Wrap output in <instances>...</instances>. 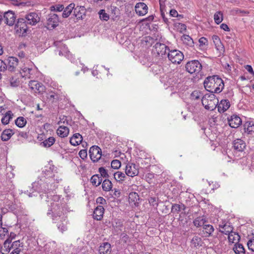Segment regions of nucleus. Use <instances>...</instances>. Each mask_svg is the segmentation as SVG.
<instances>
[{
  "mask_svg": "<svg viewBox=\"0 0 254 254\" xmlns=\"http://www.w3.org/2000/svg\"><path fill=\"white\" fill-rule=\"evenodd\" d=\"M10 84L11 87H17L19 85V80L14 78H11L10 80Z\"/></svg>",
  "mask_w": 254,
  "mask_h": 254,
  "instance_id": "52",
  "label": "nucleus"
},
{
  "mask_svg": "<svg viewBox=\"0 0 254 254\" xmlns=\"http://www.w3.org/2000/svg\"><path fill=\"white\" fill-rule=\"evenodd\" d=\"M6 68V64L3 61L0 60V71H4Z\"/></svg>",
  "mask_w": 254,
  "mask_h": 254,
  "instance_id": "58",
  "label": "nucleus"
},
{
  "mask_svg": "<svg viewBox=\"0 0 254 254\" xmlns=\"http://www.w3.org/2000/svg\"><path fill=\"white\" fill-rule=\"evenodd\" d=\"M51 208L47 213L48 215L52 214L53 217H60L63 213V208L59 202L51 203Z\"/></svg>",
  "mask_w": 254,
  "mask_h": 254,
  "instance_id": "6",
  "label": "nucleus"
},
{
  "mask_svg": "<svg viewBox=\"0 0 254 254\" xmlns=\"http://www.w3.org/2000/svg\"><path fill=\"white\" fill-rule=\"evenodd\" d=\"M214 19L217 24L220 23L223 20V14L221 11H218L214 15Z\"/></svg>",
  "mask_w": 254,
  "mask_h": 254,
  "instance_id": "41",
  "label": "nucleus"
},
{
  "mask_svg": "<svg viewBox=\"0 0 254 254\" xmlns=\"http://www.w3.org/2000/svg\"><path fill=\"white\" fill-rule=\"evenodd\" d=\"M14 133V131L11 129H6L4 130L1 134V140L3 141L8 140Z\"/></svg>",
  "mask_w": 254,
  "mask_h": 254,
  "instance_id": "27",
  "label": "nucleus"
},
{
  "mask_svg": "<svg viewBox=\"0 0 254 254\" xmlns=\"http://www.w3.org/2000/svg\"><path fill=\"white\" fill-rule=\"evenodd\" d=\"M111 13L114 14V16L117 17L119 16V9L116 6H111Z\"/></svg>",
  "mask_w": 254,
  "mask_h": 254,
  "instance_id": "50",
  "label": "nucleus"
},
{
  "mask_svg": "<svg viewBox=\"0 0 254 254\" xmlns=\"http://www.w3.org/2000/svg\"><path fill=\"white\" fill-rule=\"evenodd\" d=\"M18 60L14 57H10L8 58V64L7 68L8 70L13 71L18 65Z\"/></svg>",
  "mask_w": 254,
  "mask_h": 254,
  "instance_id": "18",
  "label": "nucleus"
},
{
  "mask_svg": "<svg viewBox=\"0 0 254 254\" xmlns=\"http://www.w3.org/2000/svg\"><path fill=\"white\" fill-rule=\"evenodd\" d=\"M191 246L194 248H199L202 246L203 241L200 237L194 236L191 240Z\"/></svg>",
  "mask_w": 254,
  "mask_h": 254,
  "instance_id": "26",
  "label": "nucleus"
},
{
  "mask_svg": "<svg viewBox=\"0 0 254 254\" xmlns=\"http://www.w3.org/2000/svg\"><path fill=\"white\" fill-rule=\"evenodd\" d=\"M126 174L124 173L118 171L114 173V176L115 179L118 182H120L124 180L125 178H126Z\"/></svg>",
  "mask_w": 254,
  "mask_h": 254,
  "instance_id": "39",
  "label": "nucleus"
},
{
  "mask_svg": "<svg viewBox=\"0 0 254 254\" xmlns=\"http://www.w3.org/2000/svg\"><path fill=\"white\" fill-rule=\"evenodd\" d=\"M201 102L206 109L213 111L217 106L218 100L213 94H206L202 98Z\"/></svg>",
  "mask_w": 254,
  "mask_h": 254,
  "instance_id": "2",
  "label": "nucleus"
},
{
  "mask_svg": "<svg viewBox=\"0 0 254 254\" xmlns=\"http://www.w3.org/2000/svg\"><path fill=\"white\" fill-rule=\"evenodd\" d=\"M121 163L118 160H114L111 162V167L114 169H118L121 167Z\"/></svg>",
  "mask_w": 254,
  "mask_h": 254,
  "instance_id": "49",
  "label": "nucleus"
},
{
  "mask_svg": "<svg viewBox=\"0 0 254 254\" xmlns=\"http://www.w3.org/2000/svg\"><path fill=\"white\" fill-rule=\"evenodd\" d=\"M99 171L100 173V175L101 177H105V178H108L109 175L106 171V170L103 168L101 167L99 169Z\"/></svg>",
  "mask_w": 254,
  "mask_h": 254,
  "instance_id": "53",
  "label": "nucleus"
},
{
  "mask_svg": "<svg viewBox=\"0 0 254 254\" xmlns=\"http://www.w3.org/2000/svg\"><path fill=\"white\" fill-rule=\"evenodd\" d=\"M212 38L216 49L219 51L220 53L223 52L224 51V48L218 36L213 35Z\"/></svg>",
  "mask_w": 254,
  "mask_h": 254,
  "instance_id": "24",
  "label": "nucleus"
},
{
  "mask_svg": "<svg viewBox=\"0 0 254 254\" xmlns=\"http://www.w3.org/2000/svg\"><path fill=\"white\" fill-rule=\"evenodd\" d=\"M111 251V245L107 242L102 243L99 248L100 254H107Z\"/></svg>",
  "mask_w": 254,
  "mask_h": 254,
  "instance_id": "22",
  "label": "nucleus"
},
{
  "mask_svg": "<svg viewBox=\"0 0 254 254\" xmlns=\"http://www.w3.org/2000/svg\"><path fill=\"white\" fill-rule=\"evenodd\" d=\"M12 112L10 111L7 112L4 116L2 117L1 119V122L4 125H7L9 123V122L11 119H12Z\"/></svg>",
  "mask_w": 254,
  "mask_h": 254,
  "instance_id": "35",
  "label": "nucleus"
},
{
  "mask_svg": "<svg viewBox=\"0 0 254 254\" xmlns=\"http://www.w3.org/2000/svg\"><path fill=\"white\" fill-rule=\"evenodd\" d=\"M186 70L191 73H199L202 69V65L197 60L188 62L186 65Z\"/></svg>",
  "mask_w": 254,
  "mask_h": 254,
  "instance_id": "4",
  "label": "nucleus"
},
{
  "mask_svg": "<svg viewBox=\"0 0 254 254\" xmlns=\"http://www.w3.org/2000/svg\"><path fill=\"white\" fill-rule=\"evenodd\" d=\"M205 222V219L201 217H197L193 221L194 225L197 227H199L201 225H203Z\"/></svg>",
  "mask_w": 254,
  "mask_h": 254,
  "instance_id": "42",
  "label": "nucleus"
},
{
  "mask_svg": "<svg viewBox=\"0 0 254 254\" xmlns=\"http://www.w3.org/2000/svg\"><path fill=\"white\" fill-rule=\"evenodd\" d=\"M27 24L25 18H18L15 26L16 33L19 36H25L28 30Z\"/></svg>",
  "mask_w": 254,
  "mask_h": 254,
  "instance_id": "3",
  "label": "nucleus"
},
{
  "mask_svg": "<svg viewBox=\"0 0 254 254\" xmlns=\"http://www.w3.org/2000/svg\"><path fill=\"white\" fill-rule=\"evenodd\" d=\"M135 11L139 16L145 15L148 12V6L144 2H138L136 4Z\"/></svg>",
  "mask_w": 254,
  "mask_h": 254,
  "instance_id": "11",
  "label": "nucleus"
},
{
  "mask_svg": "<svg viewBox=\"0 0 254 254\" xmlns=\"http://www.w3.org/2000/svg\"><path fill=\"white\" fill-rule=\"evenodd\" d=\"M234 251L237 254H244L245 253L243 246L241 244H237L234 248Z\"/></svg>",
  "mask_w": 254,
  "mask_h": 254,
  "instance_id": "38",
  "label": "nucleus"
},
{
  "mask_svg": "<svg viewBox=\"0 0 254 254\" xmlns=\"http://www.w3.org/2000/svg\"><path fill=\"white\" fill-rule=\"evenodd\" d=\"M16 18V17L14 13L12 11H8L5 12L3 15L5 23L9 26L13 25L15 22Z\"/></svg>",
  "mask_w": 254,
  "mask_h": 254,
  "instance_id": "12",
  "label": "nucleus"
},
{
  "mask_svg": "<svg viewBox=\"0 0 254 254\" xmlns=\"http://www.w3.org/2000/svg\"><path fill=\"white\" fill-rule=\"evenodd\" d=\"M55 142V138L54 137H50L41 143V144L45 147H51Z\"/></svg>",
  "mask_w": 254,
  "mask_h": 254,
  "instance_id": "32",
  "label": "nucleus"
},
{
  "mask_svg": "<svg viewBox=\"0 0 254 254\" xmlns=\"http://www.w3.org/2000/svg\"><path fill=\"white\" fill-rule=\"evenodd\" d=\"M184 57L183 53L177 50L169 51L168 54L169 60L173 64H180Z\"/></svg>",
  "mask_w": 254,
  "mask_h": 254,
  "instance_id": "5",
  "label": "nucleus"
},
{
  "mask_svg": "<svg viewBox=\"0 0 254 254\" xmlns=\"http://www.w3.org/2000/svg\"><path fill=\"white\" fill-rule=\"evenodd\" d=\"M178 12L175 9L170 10L169 15L172 17H177L178 16Z\"/></svg>",
  "mask_w": 254,
  "mask_h": 254,
  "instance_id": "59",
  "label": "nucleus"
},
{
  "mask_svg": "<svg viewBox=\"0 0 254 254\" xmlns=\"http://www.w3.org/2000/svg\"><path fill=\"white\" fill-rule=\"evenodd\" d=\"M240 240V236L238 233L232 232L228 235L229 242L232 243L238 244Z\"/></svg>",
  "mask_w": 254,
  "mask_h": 254,
  "instance_id": "28",
  "label": "nucleus"
},
{
  "mask_svg": "<svg viewBox=\"0 0 254 254\" xmlns=\"http://www.w3.org/2000/svg\"><path fill=\"white\" fill-rule=\"evenodd\" d=\"M25 19L28 24L35 25L40 20V18L36 12H30L25 16Z\"/></svg>",
  "mask_w": 254,
  "mask_h": 254,
  "instance_id": "9",
  "label": "nucleus"
},
{
  "mask_svg": "<svg viewBox=\"0 0 254 254\" xmlns=\"http://www.w3.org/2000/svg\"><path fill=\"white\" fill-rule=\"evenodd\" d=\"M63 220L61 221V222L58 225V229L62 232L66 231L67 230V220L66 218H63Z\"/></svg>",
  "mask_w": 254,
  "mask_h": 254,
  "instance_id": "34",
  "label": "nucleus"
},
{
  "mask_svg": "<svg viewBox=\"0 0 254 254\" xmlns=\"http://www.w3.org/2000/svg\"><path fill=\"white\" fill-rule=\"evenodd\" d=\"M47 19L48 29H54L59 25V19L57 14L50 13L48 14Z\"/></svg>",
  "mask_w": 254,
  "mask_h": 254,
  "instance_id": "8",
  "label": "nucleus"
},
{
  "mask_svg": "<svg viewBox=\"0 0 254 254\" xmlns=\"http://www.w3.org/2000/svg\"><path fill=\"white\" fill-rule=\"evenodd\" d=\"M182 207H183V210L185 209L186 207L184 204H174L172 206L171 211L173 212H178L182 210Z\"/></svg>",
  "mask_w": 254,
  "mask_h": 254,
  "instance_id": "46",
  "label": "nucleus"
},
{
  "mask_svg": "<svg viewBox=\"0 0 254 254\" xmlns=\"http://www.w3.org/2000/svg\"><path fill=\"white\" fill-rule=\"evenodd\" d=\"M241 123V118L237 115L231 116V119L229 120V126L232 128H237Z\"/></svg>",
  "mask_w": 254,
  "mask_h": 254,
  "instance_id": "16",
  "label": "nucleus"
},
{
  "mask_svg": "<svg viewBox=\"0 0 254 254\" xmlns=\"http://www.w3.org/2000/svg\"><path fill=\"white\" fill-rule=\"evenodd\" d=\"M32 70V68L24 67L22 69V72H21V74H22V76L23 77H26L28 78H31V71Z\"/></svg>",
  "mask_w": 254,
  "mask_h": 254,
  "instance_id": "43",
  "label": "nucleus"
},
{
  "mask_svg": "<svg viewBox=\"0 0 254 254\" xmlns=\"http://www.w3.org/2000/svg\"><path fill=\"white\" fill-rule=\"evenodd\" d=\"M102 182V179L99 175H94L91 178V183L96 187L99 186Z\"/></svg>",
  "mask_w": 254,
  "mask_h": 254,
  "instance_id": "31",
  "label": "nucleus"
},
{
  "mask_svg": "<svg viewBox=\"0 0 254 254\" xmlns=\"http://www.w3.org/2000/svg\"><path fill=\"white\" fill-rule=\"evenodd\" d=\"M208 41L205 37H201L199 40V43L200 46L207 45Z\"/></svg>",
  "mask_w": 254,
  "mask_h": 254,
  "instance_id": "57",
  "label": "nucleus"
},
{
  "mask_svg": "<svg viewBox=\"0 0 254 254\" xmlns=\"http://www.w3.org/2000/svg\"><path fill=\"white\" fill-rule=\"evenodd\" d=\"M247 245L250 250L254 251V239L249 240Z\"/></svg>",
  "mask_w": 254,
  "mask_h": 254,
  "instance_id": "56",
  "label": "nucleus"
},
{
  "mask_svg": "<svg viewBox=\"0 0 254 254\" xmlns=\"http://www.w3.org/2000/svg\"><path fill=\"white\" fill-rule=\"evenodd\" d=\"M100 16V18L101 20L108 21L109 19V15L108 14L105 12V10L104 9L100 10L98 12Z\"/></svg>",
  "mask_w": 254,
  "mask_h": 254,
  "instance_id": "47",
  "label": "nucleus"
},
{
  "mask_svg": "<svg viewBox=\"0 0 254 254\" xmlns=\"http://www.w3.org/2000/svg\"><path fill=\"white\" fill-rule=\"evenodd\" d=\"M160 11H161V16L163 18L164 21L165 23H167L168 22V19L167 18H166V17H165V12H164V11H166L165 9H160Z\"/></svg>",
  "mask_w": 254,
  "mask_h": 254,
  "instance_id": "61",
  "label": "nucleus"
},
{
  "mask_svg": "<svg viewBox=\"0 0 254 254\" xmlns=\"http://www.w3.org/2000/svg\"><path fill=\"white\" fill-rule=\"evenodd\" d=\"M82 140V136L79 133H75L70 139V143L73 146L79 145Z\"/></svg>",
  "mask_w": 254,
  "mask_h": 254,
  "instance_id": "23",
  "label": "nucleus"
},
{
  "mask_svg": "<svg viewBox=\"0 0 254 254\" xmlns=\"http://www.w3.org/2000/svg\"><path fill=\"white\" fill-rule=\"evenodd\" d=\"M245 127H247V129L248 132H254V123L253 122L246 123Z\"/></svg>",
  "mask_w": 254,
  "mask_h": 254,
  "instance_id": "48",
  "label": "nucleus"
},
{
  "mask_svg": "<svg viewBox=\"0 0 254 254\" xmlns=\"http://www.w3.org/2000/svg\"><path fill=\"white\" fill-rule=\"evenodd\" d=\"M138 173V169L135 164L127 163L126 168V174L127 175L133 177L137 176Z\"/></svg>",
  "mask_w": 254,
  "mask_h": 254,
  "instance_id": "10",
  "label": "nucleus"
},
{
  "mask_svg": "<svg viewBox=\"0 0 254 254\" xmlns=\"http://www.w3.org/2000/svg\"><path fill=\"white\" fill-rule=\"evenodd\" d=\"M50 10L52 11L61 12L64 9V6L63 4H55L50 7Z\"/></svg>",
  "mask_w": 254,
  "mask_h": 254,
  "instance_id": "45",
  "label": "nucleus"
},
{
  "mask_svg": "<svg viewBox=\"0 0 254 254\" xmlns=\"http://www.w3.org/2000/svg\"><path fill=\"white\" fill-rule=\"evenodd\" d=\"M246 146V143L241 139H237L233 141L234 148L238 151H243Z\"/></svg>",
  "mask_w": 254,
  "mask_h": 254,
  "instance_id": "17",
  "label": "nucleus"
},
{
  "mask_svg": "<svg viewBox=\"0 0 254 254\" xmlns=\"http://www.w3.org/2000/svg\"><path fill=\"white\" fill-rule=\"evenodd\" d=\"M8 230L6 228H1L0 230V237L1 239H3L5 236L8 234Z\"/></svg>",
  "mask_w": 254,
  "mask_h": 254,
  "instance_id": "54",
  "label": "nucleus"
},
{
  "mask_svg": "<svg viewBox=\"0 0 254 254\" xmlns=\"http://www.w3.org/2000/svg\"><path fill=\"white\" fill-rule=\"evenodd\" d=\"M138 197V195L137 193L136 192L130 193L129 195V199H131V198H136Z\"/></svg>",
  "mask_w": 254,
  "mask_h": 254,
  "instance_id": "64",
  "label": "nucleus"
},
{
  "mask_svg": "<svg viewBox=\"0 0 254 254\" xmlns=\"http://www.w3.org/2000/svg\"><path fill=\"white\" fill-rule=\"evenodd\" d=\"M165 0H159L160 9H165Z\"/></svg>",
  "mask_w": 254,
  "mask_h": 254,
  "instance_id": "63",
  "label": "nucleus"
},
{
  "mask_svg": "<svg viewBox=\"0 0 254 254\" xmlns=\"http://www.w3.org/2000/svg\"><path fill=\"white\" fill-rule=\"evenodd\" d=\"M219 227L222 229L220 230L219 231L225 235H229L232 232H233V228L229 224H225L224 225H219Z\"/></svg>",
  "mask_w": 254,
  "mask_h": 254,
  "instance_id": "29",
  "label": "nucleus"
},
{
  "mask_svg": "<svg viewBox=\"0 0 254 254\" xmlns=\"http://www.w3.org/2000/svg\"><path fill=\"white\" fill-rule=\"evenodd\" d=\"M201 94L200 92L197 91H194L191 94V98L194 100H197L200 98Z\"/></svg>",
  "mask_w": 254,
  "mask_h": 254,
  "instance_id": "51",
  "label": "nucleus"
},
{
  "mask_svg": "<svg viewBox=\"0 0 254 254\" xmlns=\"http://www.w3.org/2000/svg\"><path fill=\"white\" fill-rule=\"evenodd\" d=\"M28 85L31 90L35 92L40 93H42L45 90V86L42 83H39L36 81H30Z\"/></svg>",
  "mask_w": 254,
  "mask_h": 254,
  "instance_id": "13",
  "label": "nucleus"
},
{
  "mask_svg": "<svg viewBox=\"0 0 254 254\" xmlns=\"http://www.w3.org/2000/svg\"><path fill=\"white\" fill-rule=\"evenodd\" d=\"M203 229L205 230V233L207 234V235L206 236V237L210 236L214 230L213 227L209 224L204 225L203 226Z\"/></svg>",
  "mask_w": 254,
  "mask_h": 254,
  "instance_id": "44",
  "label": "nucleus"
},
{
  "mask_svg": "<svg viewBox=\"0 0 254 254\" xmlns=\"http://www.w3.org/2000/svg\"><path fill=\"white\" fill-rule=\"evenodd\" d=\"M167 50H169L168 47L164 44L157 43L154 46V52H156L158 55H165Z\"/></svg>",
  "mask_w": 254,
  "mask_h": 254,
  "instance_id": "14",
  "label": "nucleus"
},
{
  "mask_svg": "<svg viewBox=\"0 0 254 254\" xmlns=\"http://www.w3.org/2000/svg\"><path fill=\"white\" fill-rule=\"evenodd\" d=\"M58 135L61 137H66L69 134V129L65 126H60L57 130Z\"/></svg>",
  "mask_w": 254,
  "mask_h": 254,
  "instance_id": "25",
  "label": "nucleus"
},
{
  "mask_svg": "<svg viewBox=\"0 0 254 254\" xmlns=\"http://www.w3.org/2000/svg\"><path fill=\"white\" fill-rule=\"evenodd\" d=\"M160 11H161V16L163 18L164 21L165 23H167L168 22V19L167 18H166V17H165V12H164V11H166L165 9H160Z\"/></svg>",
  "mask_w": 254,
  "mask_h": 254,
  "instance_id": "62",
  "label": "nucleus"
},
{
  "mask_svg": "<svg viewBox=\"0 0 254 254\" xmlns=\"http://www.w3.org/2000/svg\"><path fill=\"white\" fill-rule=\"evenodd\" d=\"M75 6V4L73 3H71L69 4L68 6H67L64 9V11L62 14V16L64 18L68 17L70 14H71L72 10L73 9Z\"/></svg>",
  "mask_w": 254,
  "mask_h": 254,
  "instance_id": "30",
  "label": "nucleus"
},
{
  "mask_svg": "<svg viewBox=\"0 0 254 254\" xmlns=\"http://www.w3.org/2000/svg\"><path fill=\"white\" fill-rule=\"evenodd\" d=\"M181 40L184 42V43L190 46H192L193 44L192 38L188 35H184L182 36L181 37Z\"/></svg>",
  "mask_w": 254,
  "mask_h": 254,
  "instance_id": "36",
  "label": "nucleus"
},
{
  "mask_svg": "<svg viewBox=\"0 0 254 254\" xmlns=\"http://www.w3.org/2000/svg\"><path fill=\"white\" fill-rule=\"evenodd\" d=\"M245 68L247 69V70L251 74H252L254 75V71L252 67L250 65H247L245 66Z\"/></svg>",
  "mask_w": 254,
  "mask_h": 254,
  "instance_id": "60",
  "label": "nucleus"
},
{
  "mask_svg": "<svg viewBox=\"0 0 254 254\" xmlns=\"http://www.w3.org/2000/svg\"><path fill=\"white\" fill-rule=\"evenodd\" d=\"M73 9L74 14L77 19H82L85 17L86 9L84 6H77Z\"/></svg>",
  "mask_w": 254,
  "mask_h": 254,
  "instance_id": "15",
  "label": "nucleus"
},
{
  "mask_svg": "<svg viewBox=\"0 0 254 254\" xmlns=\"http://www.w3.org/2000/svg\"><path fill=\"white\" fill-rule=\"evenodd\" d=\"M11 240L7 239L3 243V246L0 248V252L2 254H7L11 249Z\"/></svg>",
  "mask_w": 254,
  "mask_h": 254,
  "instance_id": "21",
  "label": "nucleus"
},
{
  "mask_svg": "<svg viewBox=\"0 0 254 254\" xmlns=\"http://www.w3.org/2000/svg\"><path fill=\"white\" fill-rule=\"evenodd\" d=\"M11 247V249L14 251L20 252L21 249L20 248L22 247V244L19 240L15 241L12 243Z\"/></svg>",
  "mask_w": 254,
  "mask_h": 254,
  "instance_id": "40",
  "label": "nucleus"
},
{
  "mask_svg": "<svg viewBox=\"0 0 254 254\" xmlns=\"http://www.w3.org/2000/svg\"><path fill=\"white\" fill-rule=\"evenodd\" d=\"M15 123L17 127H23L26 124V120L24 117H19L15 121Z\"/></svg>",
  "mask_w": 254,
  "mask_h": 254,
  "instance_id": "37",
  "label": "nucleus"
},
{
  "mask_svg": "<svg viewBox=\"0 0 254 254\" xmlns=\"http://www.w3.org/2000/svg\"><path fill=\"white\" fill-rule=\"evenodd\" d=\"M90 159L94 162H97L101 157L102 151L100 147L97 146H92L89 150Z\"/></svg>",
  "mask_w": 254,
  "mask_h": 254,
  "instance_id": "7",
  "label": "nucleus"
},
{
  "mask_svg": "<svg viewBox=\"0 0 254 254\" xmlns=\"http://www.w3.org/2000/svg\"><path fill=\"white\" fill-rule=\"evenodd\" d=\"M205 88L212 93H219L224 88L222 79L218 75L210 76L205 78L203 82Z\"/></svg>",
  "mask_w": 254,
  "mask_h": 254,
  "instance_id": "1",
  "label": "nucleus"
},
{
  "mask_svg": "<svg viewBox=\"0 0 254 254\" xmlns=\"http://www.w3.org/2000/svg\"><path fill=\"white\" fill-rule=\"evenodd\" d=\"M102 187L104 190L108 191L112 188V183L109 180L106 179L103 181Z\"/></svg>",
  "mask_w": 254,
  "mask_h": 254,
  "instance_id": "33",
  "label": "nucleus"
},
{
  "mask_svg": "<svg viewBox=\"0 0 254 254\" xmlns=\"http://www.w3.org/2000/svg\"><path fill=\"white\" fill-rule=\"evenodd\" d=\"M217 105L218 111L220 113H224L229 108L230 104L228 100H222Z\"/></svg>",
  "mask_w": 254,
  "mask_h": 254,
  "instance_id": "20",
  "label": "nucleus"
},
{
  "mask_svg": "<svg viewBox=\"0 0 254 254\" xmlns=\"http://www.w3.org/2000/svg\"><path fill=\"white\" fill-rule=\"evenodd\" d=\"M104 213V207L101 205L98 206L94 211L93 217L97 220H100L103 217Z\"/></svg>",
  "mask_w": 254,
  "mask_h": 254,
  "instance_id": "19",
  "label": "nucleus"
},
{
  "mask_svg": "<svg viewBox=\"0 0 254 254\" xmlns=\"http://www.w3.org/2000/svg\"><path fill=\"white\" fill-rule=\"evenodd\" d=\"M79 155L81 158L84 159L87 157V153L86 150L82 149L79 152Z\"/></svg>",
  "mask_w": 254,
  "mask_h": 254,
  "instance_id": "55",
  "label": "nucleus"
}]
</instances>
